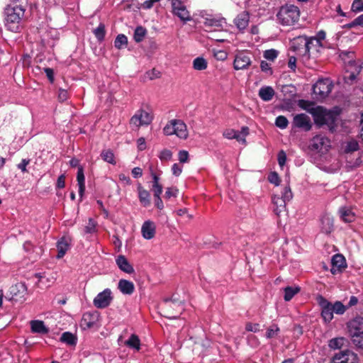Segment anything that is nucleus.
Returning a JSON list of instances; mask_svg holds the SVG:
<instances>
[{"label": "nucleus", "mask_w": 363, "mask_h": 363, "mask_svg": "<svg viewBox=\"0 0 363 363\" xmlns=\"http://www.w3.org/2000/svg\"><path fill=\"white\" fill-rule=\"evenodd\" d=\"M153 116L149 112L143 110H138L131 117L130 123L131 125L139 128L142 125H148L152 121Z\"/></svg>", "instance_id": "nucleus-10"}, {"label": "nucleus", "mask_w": 363, "mask_h": 363, "mask_svg": "<svg viewBox=\"0 0 363 363\" xmlns=\"http://www.w3.org/2000/svg\"><path fill=\"white\" fill-rule=\"evenodd\" d=\"M99 315L96 313L86 312L83 314L80 322V326L84 329H89L94 327L98 321Z\"/></svg>", "instance_id": "nucleus-20"}, {"label": "nucleus", "mask_w": 363, "mask_h": 363, "mask_svg": "<svg viewBox=\"0 0 363 363\" xmlns=\"http://www.w3.org/2000/svg\"><path fill=\"white\" fill-rule=\"evenodd\" d=\"M160 1V0H146L142 4V8L145 9H150L153 6L154 4L159 2Z\"/></svg>", "instance_id": "nucleus-64"}, {"label": "nucleus", "mask_w": 363, "mask_h": 363, "mask_svg": "<svg viewBox=\"0 0 363 363\" xmlns=\"http://www.w3.org/2000/svg\"><path fill=\"white\" fill-rule=\"evenodd\" d=\"M349 28L363 26V14L357 17L352 22L348 24Z\"/></svg>", "instance_id": "nucleus-56"}, {"label": "nucleus", "mask_w": 363, "mask_h": 363, "mask_svg": "<svg viewBox=\"0 0 363 363\" xmlns=\"http://www.w3.org/2000/svg\"><path fill=\"white\" fill-rule=\"evenodd\" d=\"M351 9L356 13L363 11V0H354Z\"/></svg>", "instance_id": "nucleus-50"}, {"label": "nucleus", "mask_w": 363, "mask_h": 363, "mask_svg": "<svg viewBox=\"0 0 363 363\" xmlns=\"http://www.w3.org/2000/svg\"><path fill=\"white\" fill-rule=\"evenodd\" d=\"M279 52L274 49L267 50L264 52V57L268 60L274 61L278 56Z\"/></svg>", "instance_id": "nucleus-48"}, {"label": "nucleus", "mask_w": 363, "mask_h": 363, "mask_svg": "<svg viewBox=\"0 0 363 363\" xmlns=\"http://www.w3.org/2000/svg\"><path fill=\"white\" fill-rule=\"evenodd\" d=\"M307 38L305 36H298L291 40V49L296 53L298 56L306 57L307 55Z\"/></svg>", "instance_id": "nucleus-13"}, {"label": "nucleus", "mask_w": 363, "mask_h": 363, "mask_svg": "<svg viewBox=\"0 0 363 363\" xmlns=\"http://www.w3.org/2000/svg\"><path fill=\"white\" fill-rule=\"evenodd\" d=\"M300 288L298 286L292 287L287 286L284 289V298L286 301H291L293 297L299 292Z\"/></svg>", "instance_id": "nucleus-35"}, {"label": "nucleus", "mask_w": 363, "mask_h": 363, "mask_svg": "<svg viewBox=\"0 0 363 363\" xmlns=\"http://www.w3.org/2000/svg\"><path fill=\"white\" fill-rule=\"evenodd\" d=\"M275 125L281 129H285L289 125V121L285 116H279L276 118Z\"/></svg>", "instance_id": "nucleus-47"}, {"label": "nucleus", "mask_w": 363, "mask_h": 363, "mask_svg": "<svg viewBox=\"0 0 363 363\" xmlns=\"http://www.w3.org/2000/svg\"><path fill=\"white\" fill-rule=\"evenodd\" d=\"M250 16L246 11H243L238 14L234 20V23L237 28L242 30L247 28L249 24Z\"/></svg>", "instance_id": "nucleus-23"}, {"label": "nucleus", "mask_w": 363, "mask_h": 363, "mask_svg": "<svg viewBox=\"0 0 363 363\" xmlns=\"http://www.w3.org/2000/svg\"><path fill=\"white\" fill-rule=\"evenodd\" d=\"M200 16L202 23L208 32L223 30L227 26L225 18L223 17L214 16L206 11H201Z\"/></svg>", "instance_id": "nucleus-5"}, {"label": "nucleus", "mask_w": 363, "mask_h": 363, "mask_svg": "<svg viewBox=\"0 0 363 363\" xmlns=\"http://www.w3.org/2000/svg\"><path fill=\"white\" fill-rule=\"evenodd\" d=\"M333 88V82L328 79H320L313 86V92L317 100L328 97Z\"/></svg>", "instance_id": "nucleus-7"}, {"label": "nucleus", "mask_w": 363, "mask_h": 363, "mask_svg": "<svg viewBox=\"0 0 363 363\" xmlns=\"http://www.w3.org/2000/svg\"><path fill=\"white\" fill-rule=\"evenodd\" d=\"M213 56L216 60L223 61L227 59L228 53L227 52L222 50H214Z\"/></svg>", "instance_id": "nucleus-52"}, {"label": "nucleus", "mask_w": 363, "mask_h": 363, "mask_svg": "<svg viewBox=\"0 0 363 363\" xmlns=\"http://www.w3.org/2000/svg\"><path fill=\"white\" fill-rule=\"evenodd\" d=\"M65 186V174H61L59 176L57 180L56 187L58 189H62Z\"/></svg>", "instance_id": "nucleus-62"}, {"label": "nucleus", "mask_w": 363, "mask_h": 363, "mask_svg": "<svg viewBox=\"0 0 363 363\" xmlns=\"http://www.w3.org/2000/svg\"><path fill=\"white\" fill-rule=\"evenodd\" d=\"M189 152L186 150H180L178 153V159L181 163L189 162Z\"/></svg>", "instance_id": "nucleus-54"}, {"label": "nucleus", "mask_w": 363, "mask_h": 363, "mask_svg": "<svg viewBox=\"0 0 363 363\" xmlns=\"http://www.w3.org/2000/svg\"><path fill=\"white\" fill-rule=\"evenodd\" d=\"M252 60L250 52L247 51L238 52L233 61V67L236 70L246 69L251 65Z\"/></svg>", "instance_id": "nucleus-14"}, {"label": "nucleus", "mask_w": 363, "mask_h": 363, "mask_svg": "<svg viewBox=\"0 0 363 363\" xmlns=\"http://www.w3.org/2000/svg\"><path fill=\"white\" fill-rule=\"evenodd\" d=\"M57 97L60 102H64L67 101L69 98L68 91L66 89H59Z\"/></svg>", "instance_id": "nucleus-53"}, {"label": "nucleus", "mask_w": 363, "mask_h": 363, "mask_svg": "<svg viewBox=\"0 0 363 363\" xmlns=\"http://www.w3.org/2000/svg\"><path fill=\"white\" fill-rule=\"evenodd\" d=\"M96 231V222L94 219L89 218L88 224L84 228V233L93 234Z\"/></svg>", "instance_id": "nucleus-43"}, {"label": "nucleus", "mask_w": 363, "mask_h": 363, "mask_svg": "<svg viewBox=\"0 0 363 363\" xmlns=\"http://www.w3.org/2000/svg\"><path fill=\"white\" fill-rule=\"evenodd\" d=\"M71 239L69 237H62L57 243V258L60 259L65 256L69 248Z\"/></svg>", "instance_id": "nucleus-21"}, {"label": "nucleus", "mask_w": 363, "mask_h": 363, "mask_svg": "<svg viewBox=\"0 0 363 363\" xmlns=\"http://www.w3.org/2000/svg\"><path fill=\"white\" fill-rule=\"evenodd\" d=\"M359 148V144L355 140H351L348 141L345 147V152H352L357 150Z\"/></svg>", "instance_id": "nucleus-45"}, {"label": "nucleus", "mask_w": 363, "mask_h": 363, "mask_svg": "<svg viewBox=\"0 0 363 363\" xmlns=\"http://www.w3.org/2000/svg\"><path fill=\"white\" fill-rule=\"evenodd\" d=\"M279 331V328L277 325H273L270 328H269L266 333V337L267 338H272L275 337L278 332Z\"/></svg>", "instance_id": "nucleus-49"}, {"label": "nucleus", "mask_w": 363, "mask_h": 363, "mask_svg": "<svg viewBox=\"0 0 363 363\" xmlns=\"http://www.w3.org/2000/svg\"><path fill=\"white\" fill-rule=\"evenodd\" d=\"M307 55L306 58H309L311 53L318 52L320 48L323 47L322 43H319L318 40H316L315 38L311 37L310 38H307Z\"/></svg>", "instance_id": "nucleus-25"}, {"label": "nucleus", "mask_w": 363, "mask_h": 363, "mask_svg": "<svg viewBox=\"0 0 363 363\" xmlns=\"http://www.w3.org/2000/svg\"><path fill=\"white\" fill-rule=\"evenodd\" d=\"M223 135L224 138L231 140V139H235L240 143H242V144L246 143V140H244L243 138H241L240 135L238 134V131L234 130V129H227L224 130L223 133Z\"/></svg>", "instance_id": "nucleus-33"}, {"label": "nucleus", "mask_w": 363, "mask_h": 363, "mask_svg": "<svg viewBox=\"0 0 363 363\" xmlns=\"http://www.w3.org/2000/svg\"><path fill=\"white\" fill-rule=\"evenodd\" d=\"M293 198L291 188L286 186L284 188L281 194H275L272 196V203L274 206V212L277 215L285 211L286 204Z\"/></svg>", "instance_id": "nucleus-6"}, {"label": "nucleus", "mask_w": 363, "mask_h": 363, "mask_svg": "<svg viewBox=\"0 0 363 363\" xmlns=\"http://www.w3.org/2000/svg\"><path fill=\"white\" fill-rule=\"evenodd\" d=\"M116 262L118 268L127 273V274H133L134 272V269L133 266L129 263L128 259L123 255H118L116 259Z\"/></svg>", "instance_id": "nucleus-22"}, {"label": "nucleus", "mask_w": 363, "mask_h": 363, "mask_svg": "<svg viewBox=\"0 0 363 363\" xmlns=\"http://www.w3.org/2000/svg\"><path fill=\"white\" fill-rule=\"evenodd\" d=\"M171 5L172 13L182 21L186 23L191 20L190 13L182 1L171 0Z\"/></svg>", "instance_id": "nucleus-9"}, {"label": "nucleus", "mask_w": 363, "mask_h": 363, "mask_svg": "<svg viewBox=\"0 0 363 363\" xmlns=\"http://www.w3.org/2000/svg\"><path fill=\"white\" fill-rule=\"evenodd\" d=\"M177 189L172 187H169L165 191V197L167 199H170L171 197L177 196Z\"/></svg>", "instance_id": "nucleus-61"}, {"label": "nucleus", "mask_w": 363, "mask_h": 363, "mask_svg": "<svg viewBox=\"0 0 363 363\" xmlns=\"http://www.w3.org/2000/svg\"><path fill=\"white\" fill-rule=\"evenodd\" d=\"M113 299L111 291L109 289L100 292L94 299V305L98 308H104L108 306Z\"/></svg>", "instance_id": "nucleus-16"}, {"label": "nucleus", "mask_w": 363, "mask_h": 363, "mask_svg": "<svg viewBox=\"0 0 363 363\" xmlns=\"http://www.w3.org/2000/svg\"><path fill=\"white\" fill-rule=\"evenodd\" d=\"M268 179L270 183L275 184L276 186H279L280 179L278 174L275 172H271L268 177Z\"/></svg>", "instance_id": "nucleus-55"}, {"label": "nucleus", "mask_w": 363, "mask_h": 363, "mask_svg": "<svg viewBox=\"0 0 363 363\" xmlns=\"http://www.w3.org/2000/svg\"><path fill=\"white\" fill-rule=\"evenodd\" d=\"M260 68H261L262 72H264L270 74H272V68H271V65L269 63H267V62H265V61H262L261 62V63H260Z\"/></svg>", "instance_id": "nucleus-59"}, {"label": "nucleus", "mask_w": 363, "mask_h": 363, "mask_svg": "<svg viewBox=\"0 0 363 363\" xmlns=\"http://www.w3.org/2000/svg\"><path fill=\"white\" fill-rule=\"evenodd\" d=\"M278 163L281 167H283L286 162V155L284 150H281L278 153Z\"/></svg>", "instance_id": "nucleus-57"}, {"label": "nucleus", "mask_w": 363, "mask_h": 363, "mask_svg": "<svg viewBox=\"0 0 363 363\" xmlns=\"http://www.w3.org/2000/svg\"><path fill=\"white\" fill-rule=\"evenodd\" d=\"M207 61L203 57H198L193 61V68L196 70H204L207 68Z\"/></svg>", "instance_id": "nucleus-36"}, {"label": "nucleus", "mask_w": 363, "mask_h": 363, "mask_svg": "<svg viewBox=\"0 0 363 363\" xmlns=\"http://www.w3.org/2000/svg\"><path fill=\"white\" fill-rule=\"evenodd\" d=\"M274 94V90L272 86H264L259 89L258 95L264 101H269L273 99Z\"/></svg>", "instance_id": "nucleus-29"}, {"label": "nucleus", "mask_w": 363, "mask_h": 363, "mask_svg": "<svg viewBox=\"0 0 363 363\" xmlns=\"http://www.w3.org/2000/svg\"><path fill=\"white\" fill-rule=\"evenodd\" d=\"M118 289L122 294L130 295L133 293L135 286L132 281L121 279L118 281Z\"/></svg>", "instance_id": "nucleus-30"}, {"label": "nucleus", "mask_w": 363, "mask_h": 363, "mask_svg": "<svg viewBox=\"0 0 363 363\" xmlns=\"http://www.w3.org/2000/svg\"><path fill=\"white\" fill-rule=\"evenodd\" d=\"M347 328L352 343L363 350V317H357L350 320Z\"/></svg>", "instance_id": "nucleus-4"}, {"label": "nucleus", "mask_w": 363, "mask_h": 363, "mask_svg": "<svg viewBox=\"0 0 363 363\" xmlns=\"http://www.w3.org/2000/svg\"><path fill=\"white\" fill-rule=\"evenodd\" d=\"M93 33L98 40L102 41L106 34L104 24L101 23L99 26L94 30Z\"/></svg>", "instance_id": "nucleus-40"}, {"label": "nucleus", "mask_w": 363, "mask_h": 363, "mask_svg": "<svg viewBox=\"0 0 363 363\" xmlns=\"http://www.w3.org/2000/svg\"><path fill=\"white\" fill-rule=\"evenodd\" d=\"M31 332L33 333L47 334L49 329L45 325L44 322L34 320L30 322Z\"/></svg>", "instance_id": "nucleus-28"}, {"label": "nucleus", "mask_w": 363, "mask_h": 363, "mask_svg": "<svg viewBox=\"0 0 363 363\" xmlns=\"http://www.w3.org/2000/svg\"><path fill=\"white\" fill-rule=\"evenodd\" d=\"M331 264L330 272L333 274L340 273L347 267L345 258L340 254H336L333 256Z\"/></svg>", "instance_id": "nucleus-18"}, {"label": "nucleus", "mask_w": 363, "mask_h": 363, "mask_svg": "<svg viewBox=\"0 0 363 363\" xmlns=\"http://www.w3.org/2000/svg\"><path fill=\"white\" fill-rule=\"evenodd\" d=\"M175 135L181 139H186L189 135L186 125L181 120L175 119Z\"/></svg>", "instance_id": "nucleus-26"}, {"label": "nucleus", "mask_w": 363, "mask_h": 363, "mask_svg": "<svg viewBox=\"0 0 363 363\" xmlns=\"http://www.w3.org/2000/svg\"><path fill=\"white\" fill-rule=\"evenodd\" d=\"M165 135H175V119L171 120L163 128Z\"/></svg>", "instance_id": "nucleus-42"}, {"label": "nucleus", "mask_w": 363, "mask_h": 363, "mask_svg": "<svg viewBox=\"0 0 363 363\" xmlns=\"http://www.w3.org/2000/svg\"><path fill=\"white\" fill-rule=\"evenodd\" d=\"M152 189L155 197L160 196L161 194L162 193V186L161 184L152 185Z\"/></svg>", "instance_id": "nucleus-63"}, {"label": "nucleus", "mask_w": 363, "mask_h": 363, "mask_svg": "<svg viewBox=\"0 0 363 363\" xmlns=\"http://www.w3.org/2000/svg\"><path fill=\"white\" fill-rule=\"evenodd\" d=\"M128 45V38L124 34H119L114 40V46L118 49H123Z\"/></svg>", "instance_id": "nucleus-39"}, {"label": "nucleus", "mask_w": 363, "mask_h": 363, "mask_svg": "<svg viewBox=\"0 0 363 363\" xmlns=\"http://www.w3.org/2000/svg\"><path fill=\"white\" fill-rule=\"evenodd\" d=\"M125 344L133 349L139 350L140 348V341L138 337L135 335H131L128 340L125 341Z\"/></svg>", "instance_id": "nucleus-37"}, {"label": "nucleus", "mask_w": 363, "mask_h": 363, "mask_svg": "<svg viewBox=\"0 0 363 363\" xmlns=\"http://www.w3.org/2000/svg\"><path fill=\"white\" fill-rule=\"evenodd\" d=\"M172 157V152L167 149L162 150L159 155V157L162 161L170 160Z\"/></svg>", "instance_id": "nucleus-51"}, {"label": "nucleus", "mask_w": 363, "mask_h": 363, "mask_svg": "<svg viewBox=\"0 0 363 363\" xmlns=\"http://www.w3.org/2000/svg\"><path fill=\"white\" fill-rule=\"evenodd\" d=\"M333 230V219L329 216H324L321 218V231L329 234Z\"/></svg>", "instance_id": "nucleus-32"}, {"label": "nucleus", "mask_w": 363, "mask_h": 363, "mask_svg": "<svg viewBox=\"0 0 363 363\" xmlns=\"http://www.w3.org/2000/svg\"><path fill=\"white\" fill-rule=\"evenodd\" d=\"M345 341L344 337H335L329 341L328 346L333 350L340 349L345 345Z\"/></svg>", "instance_id": "nucleus-38"}, {"label": "nucleus", "mask_w": 363, "mask_h": 363, "mask_svg": "<svg viewBox=\"0 0 363 363\" xmlns=\"http://www.w3.org/2000/svg\"><path fill=\"white\" fill-rule=\"evenodd\" d=\"M77 181L79 186V196L80 197V201H82L85 191V177L84 174V169L82 166L78 167Z\"/></svg>", "instance_id": "nucleus-27"}, {"label": "nucleus", "mask_w": 363, "mask_h": 363, "mask_svg": "<svg viewBox=\"0 0 363 363\" xmlns=\"http://www.w3.org/2000/svg\"><path fill=\"white\" fill-rule=\"evenodd\" d=\"M300 10L296 6L286 4L282 6L277 14V23L282 26H294L300 18Z\"/></svg>", "instance_id": "nucleus-3"}, {"label": "nucleus", "mask_w": 363, "mask_h": 363, "mask_svg": "<svg viewBox=\"0 0 363 363\" xmlns=\"http://www.w3.org/2000/svg\"><path fill=\"white\" fill-rule=\"evenodd\" d=\"M101 156L104 161L110 164H116V161L114 160V155L111 150H104L101 152Z\"/></svg>", "instance_id": "nucleus-44"}, {"label": "nucleus", "mask_w": 363, "mask_h": 363, "mask_svg": "<svg viewBox=\"0 0 363 363\" xmlns=\"http://www.w3.org/2000/svg\"><path fill=\"white\" fill-rule=\"evenodd\" d=\"M60 341L68 345H75L77 342V337L69 332H65L62 334L60 337Z\"/></svg>", "instance_id": "nucleus-34"}, {"label": "nucleus", "mask_w": 363, "mask_h": 363, "mask_svg": "<svg viewBox=\"0 0 363 363\" xmlns=\"http://www.w3.org/2000/svg\"><path fill=\"white\" fill-rule=\"evenodd\" d=\"M340 57L345 65L347 72H350L348 78L351 81L354 80L356 74L359 72V67L357 65L354 58V54L350 51H341Z\"/></svg>", "instance_id": "nucleus-8"}, {"label": "nucleus", "mask_w": 363, "mask_h": 363, "mask_svg": "<svg viewBox=\"0 0 363 363\" xmlns=\"http://www.w3.org/2000/svg\"><path fill=\"white\" fill-rule=\"evenodd\" d=\"M141 234L145 240L152 239L156 234L155 223L150 220H145L141 227Z\"/></svg>", "instance_id": "nucleus-19"}, {"label": "nucleus", "mask_w": 363, "mask_h": 363, "mask_svg": "<svg viewBox=\"0 0 363 363\" xmlns=\"http://www.w3.org/2000/svg\"><path fill=\"white\" fill-rule=\"evenodd\" d=\"M330 147V140L323 135H317L312 138L310 143L311 150L318 152H324L328 150Z\"/></svg>", "instance_id": "nucleus-11"}, {"label": "nucleus", "mask_w": 363, "mask_h": 363, "mask_svg": "<svg viewBox=\"0 0 363 363\" xmlns=\"http://www.w3.org/2000/svg\"><path fill=\"white\" fill-rule=\"evenodd\" d=\"M340 218L345 223H351L355 219V214L351 208L348 207H342L339 210Z\"/></svg>", "instance_id": "nucleus-31"}, {"label": "nucleus", "mask_w": 363, "mask_h": 363, "mask_svg": "<svg viewBox=\"0 0 363 363\" xmlns=\"http://www.w3.org/2000/svg\"><path fill=\"white\" fill-rule=\"evenodd\" d=\"M245 329L247 331L257 333L259 330V325L257 323L252 324L251 323H248L246 324Z\"/></svg>", "instance_id": "nucleus-60"}, {"label": "nucleus", "mask_w": 363, "mask_h": 363, "mask_svg": "<svg viewBox=\"0 0 363 363\" xmlns=\"http://www.w3.org/2000/svg\"><path fill=\"white\" fill-rule=\"evenodd\" d=\"M300 106L313 116L317 125L333 127L337 120V115L334 111H328L322 106H314L313 104L305 101H300Z\"/></svg>", "instance_id": "nucleus-2"}, {"label": "nucleus", "mask_w": 363, "mask_h": 363, "mask_svg": "<svg viewBox=\"0 0 363 363\" xmlns=\"http://www.w3.org/2000/svg\"><path fill=\"white\" fill-rule=\"evenodd\" d=\"M138 199L144 207H147L150 205V194L148 191L145 189L141 184H138L137 186Z\"/></svg>", "instance_id": "nucleus-24"}, {"label": "nucleus", "mask_w": 363, "mask_h": 363, "mask_svg": "<svg viewBox=\"0 0 363 363\" xmlns=\"http://www.w3.org/2000/svg\"><path fill=\"white\" fill-rule=\"evenodd\" d=\"M292 125L294 128L308 131L312 128V123L310 117L306 113H299L294 116Z\"/></svg>", "instance_id": "nucleus-17"}, {"label": "nucleus", "mask_w": 363, "mask_h": 363, "mask_svg": "<svg viewBox=\"0 0 363 363\" xmlns=\"http://www.w3.org/2000/svg\"><path fill=\"white\" fill-rule=\"evenodd\" d=\"M358 356L353 351L345 350L335 353L332 359V363H357Z\"/></svg>", "instance_id": "nucleus-12"}, {"label": "nucleus", "mask_w": 363, "mask_h": 363, "mask_svg": "<svg viewBox=\"0 0 363 363\" xmlns=\"http://www.w3.org/2000/svg\"><path fill=\"white\" fill-rule=\"evenodd\" d=\"M182 169L183 166L177 163H174L172 167V172L176 177H179L182 174Z\"/></svg>", "instance_id": "nucleus-58"}, {"label": "nucleus", "mask_w": 363, "mask_h": 363, "mask_svg": "<svg viewBox=\"0 0 363 363\" xmlns=\"http://www.w3.org/2000/svg\"><path fill=\"white\" fill-rule=\"evenodd\" d=\"M146 35V30L142 26H138L135 28L134 32V40L135 42L139 43L143 40Z\"/></svg>", "instance_id": "nucleus-41"}, {"label": "nucleus", "mask_w": 363, "mask_h": 363, "mask_svg": "<svg viewBox=\"0 0 363 363\" xmlns=\"http://www.w3.org/2000/svg\"><path fill=\"white\" fill-rule=\"evenodd\" d=\"M318 304L321 308V316L325 323H330L333 318L332 303L323 296L318 298Z\"/></svg>", "instance_id": "nucleus-15"}, {"label": "nucleus", "mask_w": 363, "mask_h": 363, "mask_svg": "<svg viewBox=\"0 0 363 363\" xmlns=\"http://www.w3.org/2000/svg\"><path fill=\"white\" fill-rule=\"evenodd\" d=\"M332 307L334 313L336 314L342 315L346 311V306L342 303L340 301H335L334 304H332Z\"/></svg>", "instance_id": "nucleus-46"}, {"label": "nucleus", "mask_w": 363, "mask_h": 363, "mask_svg": "<svg viewBox=\"0 0 363 363\" xmlns=\"http://www.w3.org/2000/svg\"><path fill=\"white\" fill-rule=\"evenodd\" d=\"M28 6V0H12L5 9V26L8 30L17 33L21 26L22 19Z\"/></svg>", "instance_id": "nucleus-1"}]
</instances>
